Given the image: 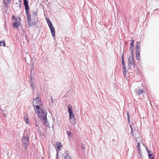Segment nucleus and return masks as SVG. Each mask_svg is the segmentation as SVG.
Here are the masks:
<instances>
[{"label": "nucleus", "instance_id": "nucleus-46", "mask_svg": "<svg viewBox=\"0 0 159 159\" xmlns=\"http://www.w3.org/2000/svg\"><path fill=\"white\" fill-rule=\"evenodd\" d=\"M12 18H13V19H14V18H15V17H14V15H12Z\"/></svg>", "mask_w": 159, "mask_h": 159}, {"label": "nucleus", "instance_id": "nucleus-40", "mask_svg": "<svg viewBox=\"0 0 159 159\" xmlns=\"http://www.w3.org/2000/svg\"><path fill=\"white\" fill-rule=\"evenodd\" d=\"M148 153V154H151V153H152L151 151H150V150H149L148 152H147Z\"/></svg>", "mask_w": 159, "mask_h": 159}, {"label": "nucleus", "instance_id": "nucleus-10", "mask_svg": "<svg viewBox=\"0 0 159 159\" xmlns=\"http://www.w3.org/2000/svg\"><path fill=\"white\" fill-rule=\"evenodd\" d=\"M49 23V25H48L50 29L52 35L53 37H54L55 35V31L54 27H53L52 24Z\"/></svg>", "mask_w": 159, "mask_h": 159}, {"label": "nucleus", "instance_id": "nucleus-50", "mask_svg": "<svg viewBox=\"0 0 159 159\" xmlns=\"http://www.w3.org/2000/svg\"><path fill=\"white\" fill-rule=\"evenodd\" d=\"M11 0H7L8 2H9Z\"/></svg>", "mask_w": 159, "mask_h": 159}, {"label": "nucleus", "instance_id": "nucleus-16", "mask_svg": "<svg viewBox=\"0 0 159 159\" xmlns=\"http://www.w3.org/2000/svg\"><path fill=\"white\" fill-rule=\"evenodd\" d=\"M42 110H38L37 111V113L38 115V116L41 119H42V118L43 117L44 115L41 113V112H40V111H41Z\"/></svg>", "mask_w": 159, "mask_h": 159}, {"label": "nucleus", "instance_id": "nucleus-14", "mask_svg": "<svg viewBox=\"0 0 159 159\" xmlns=\"http://www.w3.org/2000/svg\"><path fill=\"white\" fill-rule=\"evenodd\" d=\"M136 57L137 60H139L140 57V50L136 51Z\"/></svg>", "mask_w": 159, "mask_h": 159}, {"label": "nucleus", "instance_id": "nucleus-3", "mask_svg": "<svg viewBox=\"0 0 159 159\" xmlns=\"http://www.w3.org/2000/svg\"><path fill=\"white\" fill-rule=\"evenodd\" d=\"M25 131H24V133L21 138V141L24 144V149H26L29 144V138L28 134L27 133L25 134Z\"/></svg>", "mask_w": 159, "mask_h": 159}, {"label": "nucleus", "instance_id": "nucleus-53", "mask_svg": "<svg viewBox=\"0 0 159 159\" xmlns=\"http://www.w3.org/2000/svg\"><path fill=\"white\" fill-rule=\"evenodd\" d=\"M130 68V67H129V69Z\"/></svg>", "mask_w": 159, "mask_h": 159}, {"label": "nucleus", "instance_id": "nucleus-38", "mask_svg": "<svg viewBox=\"0 0 159 159\" xmlns=\"http://www.w3.org/2000/svg\"><path fill=\"white\" fill-rule=\"evenodd\" d=\"M36 127H38V129H39V127L38 126V124L37 123H36Z\"/></svg>", "mask_w": 159, "mask_h": 159}, {"label": "nucleus", "instance_id": "nucleus-21", "mask_svg": "<svg viewBox=\"0 0 159 159\" xmlns=\"http://www.w3.org/2000/svg\"><path fill=\"white\" fill-rule=\"evenodd\" d=\"M121 65L122 66L125 65V61L124 58V52H123V54L121 56Z\"/></svg>", "mask_w": 159, "mask_h": 159}, {"label": "nucleus", "instance_id": "nucleus-52", "mask_svg": "<svg viewBox=\"0 0 159 159\" xmlns=\"http://www.w3.org/2000/svg\"><path fill=\"white\" fill-rule=\"evenodd\" d=\"M157 9H155L154 11H157Z\"/></svg>", "mask_w": 159, "mask_h": 159}, {"label": "nucleus", "instance_id": "nucleus-28", "mask_svg": "<svg viewBox=\"0 0 159 159\" xmlns=\"http://www.w3.org/2000/svg\"><path fill=\"white\" fill-rule=\"evenodd\" d=\"M46 19V20L47 23L48 25H49V23H50L51 24H52V22H51V21L50 20H49V19L47 17Z\"/></svg>", "mask_w": 159, "mask_h": 159}, {"label": "nucleus", "instance_id": "nucleus-4", "mask_svg": "<svg viewBox=\"0 0 159 159\" xmlns=\"http://www.w3.org/2000/svg\"><path fill=\"white\" fill-rule=\"evenodd\" d=\"M41 113L43 114L44 115V116L43 118H42L41 119L42 121L43 122L44 124L45 125L46 127H49V122L47 120V113L45 111L43 110V109L41 111Z\"/></svg>", "mask_w": 159, "mask_h": 159}, {"label": "nucleus", "instance_id": "nucleus-54", "mask_svg": "<svg viewBox=\"0 0 159 159\" xmlns=\"http://www.w3.org/2000/svg\"><path fill=\"white\" fill-rule=\"evenodd\" d=\"M42 159H44V158H43V157Z\"/></svg>", "mask_w": 159, "mask_h": 159}, {"label": "nucleus", "instance_id": "nucleus-32", "mask_svg": "<svg viewBox=\"0 0 159 159\" xmlns=\"http://www.w3.org/2000/svg\"><path fill=\"white\" fill-rule=\"evenodd\" d=\"M34 70H33L32 69L30 71V79L31 78V76H33V77H34V74H33L32 73L33 72H34Z\"/></svg>", "mask_w": 159, "mask_h": 159}, {"label": "nucleus", "instance_id": "nucleus-26", "mask_svg": "<svg viewBox=\"0 0 159 159\" xmlns=\"http://www.w3.org/2000/svg\"><path fill=\"white\" fill-rule=\"evenodd\" d=\"M67 134L70 137H72L73 136V134L70 131H67L66 132Z\"/></svg>", "mask_w": 159, "mask_h": 159}, {"label": "nucleus", "instance_id": "nucleus-33", "mask_svg": "<svg viewBox=\"0 0 159 159\" xmlns=\"http://www.w3.org/2000/svg\"><path fill=\"white\" fill-rule=\"evenodd\" d=\"M130 49V50L131 51V56H133V51L134 50L133 49V48H129Z\"/></svg>", "mask_w": 159, "mask_h": 159}, {"label": "nucleus", "instance_id": "nucleus-25", "mask_svg": "<svg viewBox=\"0 0 159 159\" xmlns=\"http://www.w3.org/2000/svg\"><path fill=\"white\" fill-rule=\"evenodd\" d=\"M134 40L133 39H132V40H131V43L130 44V45L129 47V48H133V46L134 45Z\"/></svg>", "mask_w": 159, "mask_h": 159}, {"label": "nucleus", "instance_id": "nucleus-49", "mask_svg": "<svg viewBox=\"0 0 159 159\" xmlns=\"http://www.w3.org/2000/svg\"><path fill=\"white\" fill-rule=\"evenodd\" d=\"M3 116H4V117H5V116H6V114H5V113H4V114H3Z\"/></svg>", "mask_w": 159, "mask_h": 159}, {"label": "nucleus", "instance_id": "nucleus-29", "mask_svg": "<svg viewBox=\"0 0 159 159\" xmlns=\"http://www.w3.org/2000/svg\"><path fill=\"white\" fill-rule=\"evenodd\" d=\"M143 92V90L142 89H139L138 91L139 95H140L142 94V93Z\"/></svg>", "mask_w": 159, "mask_h": 159}, {"label": "nucleus", "instance_id": "nucleus-39", "mask_svg": "<svg viewBox=\"0 0 159 159\" xmlns=\"http://www.w3.org/2000/svg\"><path fill=\"white\" fill-rule=\"evenodd\" d=\"M51 99L52 103L53 102V100L52 96L51 97Z\"/></svg>", "mask_w": 159, "mask_h": 159}, {"label": "nucleus", "instance_id": "nucleus-47", "mask_svg": "<svg viewBox=\"0 0 159 159\" xmlns=\"http://www.w3.org/2000/svg\"><path fill=\"white\" fill-rule=\"evenodd\" d=\"M146 148L147 150V152H148V151L149 150H148V149L147 148Z\"/></svg>", "mask_w": 159, "mask_h": 159}, {"label": "nucleus", "instance_id": "nucleus-18", "mask_svg": "<svg viewBox=\"0 0 159 159\" xmlns=\"http://www.w3.org/2000/svg\"><path fill=\"white\" fill-rule=\"evenodd\" d=\"M40 105H34V106H33L34 107V110L36 111L37 110H41V109L40 108L41 107H40Z\"/></svg>", "mask_w": 159, "mask_h": 159}, {"label": "nucleus", "instance_id": "nucleus-9", "mask_svg": "<svg viewBox=\"0 0 159 159\" xmlns=\"http://www.w3.org/2000/svg\"><path fill=\"white\" fill-rule=\"evenodd\" d=\"M49 23V25H48L50 29L52 35L53 37H54L55 35V31L54 27H53L52 24Z\"/></svg>", "mask_w": 159, "mask_h": 159}, {"label": "nucleus", "instance_id": "nucleus-6", "mask_svg": "<svg viewBox=\"0 0 159 159\" xmlns=\"http://www.w3.org/2000/svg\"><path fill=\"white\" fill-rule=\"evenodd\" d=\"M41 102V99L39 98H36L33 100V106H34V105H42Z\"/></svg>", "mask_w": 159, "mask_h": 159}, {"label": "nucleus", "instance_id": "nucleus-27", "mask_svg": "<svg viewBox=\"0 0 159 159\" xmlns=\"http://www.w3.org/2000/svg\"><path fill=\"white\" fill-rule=\"evenodd\" d=\"M148 157L149 159H154V157H153L152 153L149 154H148Z\"/></svg>", "mask_w": 159, "mask_h": 159}, {"label": "nucleus", "instance_id": "nucleus-41", "mask_svg": "<svg viewBox=\"0 0 159 159\" xmlns=\"http://www.w3.org/2000/svg\"><path fill=\"white\" fill-rule=\"evenodd\" d=\"M15 22H17V20H18L16 18H15Z\"/></svg>", "mask_w": 159, "mask_h": 159}, {"label": "nucleus", "instance_id": "nucleus-43", "mask_svg": "<svg viewBox=\"0 0 159 159\" xmlns=\"http://www.w3.org/2000/svg\"><path fill=\"white\" fill-rule=\"evenodd\" d=\"M122 66L123 67V68H125V67H126V66H125V65H123V66Z\"/></svg>", "mask_w": 159, "mask_h": 159}, {"label": "nucleus", "instance_id": "nucleus-19", "mask_svg": "<svg viewBox=\"0 0 159 159\" xmlns=\"http://www.w3.org/2000/svg\"><path fill=\"white\" fill-rule=\"evenodd\" d=\"M123 73L124 74V75L125 78H126V72H128V71L126 70V67H125V68H123Z\"/></svg>", "mask_w": 159, "mask_h": 159}, {"label": "nucleus", "instance_id": "nucleus-48", "mask_svg": "<svg viewBox=\"0 0 159 159\" xmlns=\"http://www.w3.org/2000/svg\"><path fill=\"white\" fill-rule=\"evenodd\" d=\"M139 152V153L140 152V148L138 149Z\"/></svg>", "mask_w": 159, "mask_h": 159}, {"label": "nucleus", "instance_id": "nucleus-45", "mask_svg": "<svg viewBox=\"0 0 159 159\" xmlns=\"http://www.w3.org/2000/svg\"><path fill=\"white\" fill-rule=\"evenodd\" d=\"M35 120L36 123H38L37 120L36 119H35Z\"/></svg>", "mask_w": 159, "mask_h": 159}, {"label": "nucleus", "instance_id": "nucleus-20", "mask_svg": "<svg viewBox=\"0 0 159 159\" xmlns=\"http://www.w3.org/2000/svg\"><path fill=\"white\" fill-rule=\"evenodd\" d=\"M25 119L24 120L25 122L27 124H28L29 123V119L27 115H25L24 116Z\"/></svg>", "mask_w": 159, "mask_h": 159}, {"label": "nucleus", "instance_id": "nucleus-34", "mask_svg": "<svg viewBox=\"0 0 159 159\" xmlns=\"http://www.w3.org/2000/svg\"><path fill=\"white\" fill-rule=\"evenodd\" d=\"M2 41H3V43H2L3 44H0V46H3L4 47H5V45H6V43L4 41V40H2Z\"/></svg>", "mask_w": 159, "mask_h": 159}, {"label": "nucleus", "instance_id": "nucleus-7", "mask_svg": "<svg viewBox=\"0 0 159 159\" xmlns=\"http://www.w3.org/2000/svg\"><path fill=\"white\" fill-rule=\"evenodd\" d=\"M128 61L129 64L128 66V67L129 66L131 67L133 65H134V66H135V64L134 63L133 56H131L129 57L128 59Z\"/></svg>", "mask_w": 159, "mask_h": 159}, {"label": "nucleus", "instance_id": "nucleus-22", "mask_svg": "<svg viewBox=\"0 0 159 159\" xmlns=\"http://www.w3.org/2000/svg\"><path fill=\"white\" fill-rule=\"evenodd\" d=\"M33 15L32 17L35 19H37V13L36 11H33Z\"/></svg>", "mask_w": 159, "mask_h": 159}, {"label": "nucleus", "instance_id": "nucleus-12", "mask_svg": "<svg viewBox=\"0 0 159 159\" xmlns=\"http://www.w3.org/2000/svg\"><path fill=\"white\" fill-rule=\"evenodd\" d=\"M24 4L25 6L26 13L29 12V8L28 0H24Z\"/></svg>", "mask_w": 159, "mask_h": 159}, {"label": "nucleus", "instance_id": "nucleus-1", "mask_svg": "<svg viewBox=\"0 0 159 159\" xmlns=\"http://www.w3.org/2000/svg\"><path fill=\"white\" fill-rule=\"evenodd\" d=\"M26 14L27 16L29 27L30 28L32 26L35 25L37 24L38 19L33 17L31 19V14L29 12L26 13Z\"/></svg>", "mask_w": 159, "mask_h": 159}, {"label": "nucleus", "instance_id": "nucleus-5", "mask_svg": "<svg viewBox=\"0 0 159 159\" xmlns=\"http://www.w3.org/2000/svg\"><path fill=\"white\" fill-rule=\"evenodd\" d=\"M34 78L33 76H31V78L30 81V87L32 89V92L34 91V87L35 85V84L34 83Z\"/></svg>", "mask_w": 159, "mask_h": 159}, {"label": "nucleus", "instance_id": "nucleus-44", "mask_svg": "<svg viewBox=\"0 0 159 159\" xmlns=\"http://www.w3.org/2000/svg\"><path fill=\"white\" fill-rule=\"evenodd\" d=\"M3 41H2H2H0V44H2V43Z\"/></svg>", "mask_w": 159, "mask_h": 159}, {"label": "nucleus", "instance_id": "nucleus-37", "mask_svg": "<svg viewBox=\"0 0 159 159\" xmlns=\"http://www.w3.org/2000/svg\"><path fill=\"white\" fill-rule=\"evenodd\" d=\"M137 147L138 149H139V148H140V145L139 143H138L137 146Z\"/></svg>", "mask_w": 159, "mask_h": 159}, {"label": "nucleus", "instance_id": "nucleus-42", "mask_svg": "<svg viewBox=\"0 0 159 159\" xmlns=\"http://www.w3.org/2000/svg\"><path fill=\"white\" fill-rule=\"evenodd\" d=\"M81 147H82V148H83V149H84V148H85V147L84 146V144L82 145Z\"/></svg>", "mask_w": 159, "mask_h": 159}, {"label": "nucleus", "instance_id": "nucleus-36", "mask_svg": "<svg viewBox=\"0 0 159 159\" xmlns=\"http://www.w3.org/2000/svg\"><path fill=\"white\" fill-rule=\"evenodd\" d=\"M129 125L130 126V128H131V134H132V133H133V128L132 126L131 125L129 124Z\"/></svg>", "mask_w": 159, "mask_h": 159}, {"label": "nucleus", "instance_id": "nucleus-13", "mask_svg": "<svg viewBox=\"0 0 159 159\" xmlns=\"http://www.w3.org/2000/svg\"><path fill=\"white\" fill-rule=\"evenodd\" d=\"M70 153L68 151L66 152L64 154V159H72L71 157L69 156Z\"/></svg>", "mask_w": 159, "mask_h": 159}, {"label": "nucleus", "instance_id": "nucleus-23", "mask_svg": "<svg viewBox=\"0 0 159 159\" xmlns=\"http://www.w3.org/2000/svg\"><path fill=\"white\" fill-rule=\"evenodd\" d=\"M127 116L128 122L129 124H130V121H131V120H130V116L129 115V113L128 112H127Z\"/></svg>", "mask_w": 159, "mask_h": 159}, {"label": "nucleus", "instance_id": "nucleus-17", "mask_svg": "<svg viewBox=\"0 0 159 159\" xmlns=\"http://www.w3.org/2000/svg\"><path fill=\"white\" fill-rule=\"evenodd\" d=\"M140 45V43L139 42H137L135 43L136 51L140 50L139 46Z\"/></svg>", "mask_w": 159, "mask_h": 159}, {"label": "nucleus", "instance_id": "nucleus-31", "mask_svg": "<svg viewBox=\"0 0 159 159\" xmlns=\"http://www.w3.org/2000/svg\"><path fill=\"white\" fill-rule=\"evenodd\" d=\"M3 3L5 4L6 8H7V3L6 2V0H3Z\"/></svg>", "mask_w": 159, "mask_h": 159}, {"label": "nucleus", "instance_id": "nucleus-30", "mask_svg": "<svg viewBox=\"0 0 159 159\" xmlns=\"http://www.w3.org/2000/svg\"><path fill=\"white\" fill-rule=\"evenodd\" d=\"M38 131L39 132V134H40V135L41 136H44V133L42 132L41 131H40L39 129H38Z\"/></svg>", "mask_w": 159, "mask_h": 159}, {"label": "nucleus", "instance_id": "nucleus-8", "mask_svg": "<svg viewBox=\"0 0 159 159\" xmlns=\"http://www.w3.org/2000/svg\"><path fill=\"white\" fill-rule=\"evenodd\" d=\"M49 23V25H48L50 29L52 35L53 37H54L55 35V31L54 27H53L52 24Z\"/></svg>", "mask_w": 159, "mask_h": 159}, {"label": "nucleus", "instance_id": "nucleus-35", "mask_svg": "<svg viewBox=\"0 0 159 159\" xmlns=\"http://www.w3.org/2000/svg\"><path fill=\"white\" fill-rule=\"evenodd\" d=\"M57 148L59 149V150L60 148L62 147V145L61 143L57 144Z\"/></svg>", "mask_w": 159, "mask_h": 159}, {"label": "nucleus", "instance_id": "nucleus-24", "mask_svg": "<svg viewBox=\"0 0 159 159\" xmlns=\"http://www.w3.org/2000/svg\"><path fill=\"white\" fill-rule=\"evenodd\" d=\"M12 25L15 28L18 27L19 26V24L18 22H15L12 23Z\"/></svg>", "mask_w": 159, "mask_h": 159}, {"label": "nucleus", "instance_id": "nucleus-51", "mask_svg": "<svg viewBox=\"0 0 159 159\" xmlns=\"http://www.w3.org/2000/svg\"><path fill=\"white\" fill-rule=\"evenodd\" d=\"M53 125H52V128L53 129Z\"/></svg>", "mask_w": 159, "mask_h": 159}, {"label": "nucleus", "instance_id": "nucleus-55", "mask_svg": "<svg viewBox=\"0 0 159 159\" xmlns=\"http://www.w3.org/2000/svg\"><path fill=\"white\" fill-rule=\"evenodd\" d=\"M57 159H58L57 158Z\"/></svg>", "mask_w": 159, "mask_h": 159}, {"label": "nucleus", "instance_id": "nucleus-11", "mask_svg": "<svg viewBox=\"0 0 159 159\" xmlns=\"http://www.w3.org/2000/svg\"><path fill=\"white\" fill-rule=\"evenodd\" d=\"M133 136L136 139L135 141L136 142H138V139L139 138L140 136V134L139 133V132L137 131L134 130V133H132V134Z\"/></svg>", "mask_w": 159, "mask_h": 159}, {"label": "nucleus", "instance_id": "nucleus-2", "mask_svg": "<svg viewBox=\"0 0 159 159\" xmlns=\"http://www.w3.org/2000/svg\"><path fill=\"white\" fill-rule=\"evenodd\" d=\"M67 107L68 108V111L69 115L70 122L72 125L75 126L76 122L74 115L73 112L72 106L71 105L69 104L68 105Z\"/></svg>", "mask_w": 159, "mask_h": 159}, {"label": "nucleus", "instance_id": "nucleus-15", "mask_svg": "<svg viewBox=\"0 0 159 159\" xmlns=\"http://www.w3.org/2000/svg\"><path fill=\"white\" fill-rule=\"evenodd\" d=\"M42 110H38L37 111V113L38 115V116L41 119H42V118L43 117L44 115L41 113V112H40V111H41Z\"/></svg>", "mask_w": 159, "mask_h": 159}]
</instances>
